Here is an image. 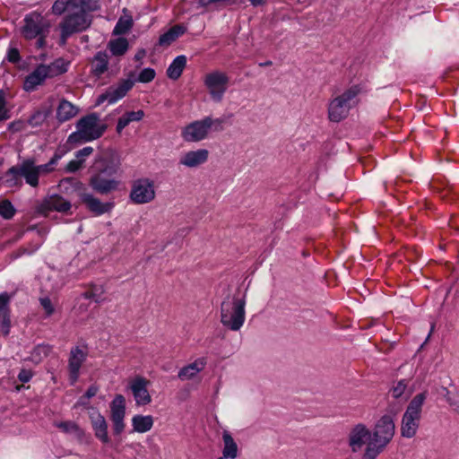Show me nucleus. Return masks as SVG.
I'll return each mask as SVG.
<instances>
[{
	"mask_svg": "<svg viewBox=\"0 0 459 459\" xmlns=\"http://www.w3.org/2000/svg\"><path fill=\"white\" fill-rule=\"evenodd\" d=\"M395 432V425L392 416H382L371 431L372 440L364 449L363 459H376L390 443Z\"/></svg>",
	"mask_w": 459,
	"mask_h": 459,
	"instance_id": "1",
	"label": "nucleus"
},
{
	"mask_svg": "<svg viewBox=\"0 0 459 459\" xmlns=\"http://www.w3.org/2000/svg\"><path fill=\"white\" fill-rule=\"evenodd\" d=\"M107 129V125L101 121L100 116L92 113L85 116L76 123V131L67 138V143L78 145L91 142L102 136Z\"/></svg>",
	"mask_w": 459,
	"mask_h": 459,
	"instance_id": "2",
	"label": "nucleus"
},
{
	"mask_svg": "<svg viewBox=\"0 0 459 459\" xmlns=\"http://www.w3.org/2000/svg\"><path fill=\"white\" fill-rule=\"evenodd\" d=\"M361 88L352 85L343 92L333 98L327 108L328 118L331 122L339 123L348 117L351 108L359 103Z\"/></svg>",
	"mask_w": 459,
	"mask_h": 459,
	"instance_id": "3",
	"label": "nucleus"
},
{
	"mask_svg": "<svg viewBox=\"0 0 459 459\" xmlns=\"http://www.w3.org/2000/svg\"><path fill=\"white\" fill-rule=\"evenodd\" d=\"M69 62L57 58L49 65L39 64L25 78L23 89L31 92L42 85L47 79L65 74L68 70Z\"/></svg>",
	"mask_w": 459,
	"mask_h": 459,
	"instance_id": "4",
	"label": "nucleus"
},
{
	"mask_svg": "<svg viewBox=\"0 0 459 459\" xmlns=\"http://www.w3.org/2000/svg\"><path fill=\"white\" fill-rule=\"evenodd\" d=\"M49 28V22L41 13L31 12L23 18L21 35L26 40L36 39V48H42L46 45Z\"/></svg>",
	"mask_w": 459,
	"mask_h": 459,
	"instance_id": "5",
	"label": "nucleus"
},
{
	"mask_svg": "<svg viewBox=\"0 0 459 459\" xmlns=\"http://www.w3.org/2000/svg\"><path fill=\"white\" fill-rule=\"evenodd\" d=\"M246 301L243 298L228 297L221 307V322L231 331H238L244 325Z\"/></svg>",
	"mask_w": 459,
	"mask_h": 459,
	"instance_id": "6",
	"label": "nucleus"
},
{
	"mask_svg": "<svg viewBox=\"0 0 459 459\" xmlns=\"http://www.w3.org/2000/svg\"><path fill=\"white\" fill-rule=\"evenodd\" d=\"M426 399L427 392H422L416 394L408 404L401 423V434L403 437L411 438L417 434Z\"/></svg>",
	"mask_w": 459,
	"mask_h": 459,
	"instance_id": "7",
	"label": "nucleus"
},
{
	"mask_svg": "<svg viewBox=\"0 0 459 459\" xmlns=\"http://www.w3.org/2000/svg\"><path fill=\"white\" fill-rule=\"evenodd\" d=\"M223 119L205 117L201 120H195L182 128L181 136L188 143H197L208 137L212 129L222 130Z\"/></svg>",
	"mask_w": 459,
	"mask_h": 459,
	"instance_id": "8",
	"label": "nucleus"
},
{
	"mask_svg": "<svg viewBox=\"0 0 459 459\" xmlns=\"http://www.w3.org/2000/svg\"><path fill=\"white\" fill-rule=\"evenodd\" d=\"M230 82L228 74L221 70H213L204 76L205 86L211 99L215 102H221L226 93Z\"/></svg>",
	"mask_w": 459,
	"mask_h": 459,
	"instance_id": "9",
	"label": "nucleus"
},
{
	"mask_svg": "<svg viewBox=\"0 0 459 459\" xmlns=\"http://www.w3.org/2000/svg\"><path fill=\"white\" fill-rule=\"evenodd\" d=\"M90 24L91 19L87 13L79 10L70 12L60 24L62 43L64 44L73 33L87 29Z\"/></svg>",
	"mask_w": 459,
	"mask_h": 459,
	"instance_id": "10",
	"label": "nucleus"
},
{
	"mask_svg": "<svg viewBox=\"0 0 459 459\" xmlns=\"http://www.w3.org/2000/svg\"><path fill=\"white\" fill-rule=\"evenodd\" d=\"M126 400L122 394H116L109 403V419L112 431L120 436L126 429Z\"/></svg>",
	"mask_w": 459,
	"mask_h": 459,
	"instance_id": "11",
	"label": "nucleus"
},
{
	"mask_svg": "<svg viewBox=\"0 0 459 459\" xmlns=\"http://www.w3.org/2000/svg\"><path fill=\"white\" fill-rule=\"evenodd\" d=\"M156 196L154 181L143 178L134 181L131 191L130 200L135 204H144L152 202Z\"/></svg>",
	"mask_w": 459,
	"mask_h": 459,
	"instance_id": "12",
	"label": "nucleus"
},
{
	"mask_svg": "<svg viewBox=\"0 0 459 459\" xmlns=\"http://www.w3.org/2000/svg\"><path fill=\"white\" fill-rule=\"evenodd\" d=\"M371 440V430L362 423L351 427L347 435V444L352 453L360 452Z\"/></svg>",
	"mask_w": 459,
	"mask_h": 459,
	"instance_id": "13",
	"label": "nucleus"
},
{
	"mask_svg": "<svg viewBox=\"0 0 459 459\" xmlns=\"http://www.w3.org/2000/svg\"><path fill=\"white\" fill-rule=\"evenodd\" d=\"M7 176H11V179H7L9 186H13V178L17 176L24 178L26 183L30 186L36 187L39 185V174L36 169V165L31 160H24L18 167H12L7 172Z\"/></svg>",
	"mask_w": 459,
	"mask_h": 459,
	"instance_id": "14",
	"label": "nucleus"
},
{
	"mask_svg": "<svg viewBox=\"0 0 459 459\" xmlns=\"http://www.w3.org/2000/svg\"><path fill=\"white\" fill-rule=\"evenodd\" d=\"M133 86L134 82L132 80H122L108 87L104 93L100 94L97 99V104L100 105L104 102H108L109 105L114 104L123 99Z\"/></svg>",
	"mask_w": 459,
	"mask_h": 459,
	"instance_id": "15",
	"label": "nucleus"
},
{
	"mask_svg": "<svg viewBox=\"0 0 459 459\" xmlns=\"http://www.w3.org/2000/svg\"><path fill=\"white\" fill-rule=\"evenodd\" d=\"M87 411L95 437L102 444L109 443L108 424L104 415L94 407H88Z\"/></svg>",
	"mask_w": 459,
	"mask_h": 459,
	"instance_id": "16",
	"label": "nucleus"
},
{
	"mask_svg": "<svg viewBox=\"0 0 459 459\" xmlns=\"http://www.w3.org/2000/svg\"><path fill=\"white\" fill-rule=\"evenodd\" d=\"M149 385L150 382L143 377H136L130 382L129 388L137 406H144L151 403L152 396L148 391Z\"/></svg>",
	"mask_w": 459,
	"mask_h": 459,
	"instance_id": "17",
	"label": "nucleus"
},
{
	"mask_svg": "<svg viewBox=\"0 0 459 459\" xmlns=\"http://www.w3.org/2000/svg\"><path fill=\"white\" fill-rule=\"evenodd\" d=\"M90 186L97 193L107 195L118 188L119 181L100 170L91 177Z\"/></svg>",
	"mask_w": 459,
	"mask_h": 459,
	"instance_id": "18",
	"label": "nucleus"
},
{
	"mask_svg": "<svg viewBox=\"0 0 459 459\" xmlns=\"http://www.w3.org/2000/svg\"><path fill=\"white\" fill-rule=\"evenodd\" d=\"M80 199L87 209L95 216L110 212L114 207L111 202L103 203L99 198L95 197L92 194L88 192L80 193Z\"/></svg>",
	"mask_w": 459,
	"mask_h": 459,
	"instance_id": "19",
	"label": "nucleus"
},
{
	"mask_svg": "<svg viewBox=\"0 0 459 459\" xmlns=\"http://www.w3.org/2000/svg\"><path fill=\"white\" fill-rule=\"evenodd\" d=\"M87 350L85 347L75 346L71 349L69 357L70 378L73 383L77 381L80 368L86 359Z\"/></svg>",
	"mask_w": 459,
	"mask_h": 459,
	"instance_id": "20",
	"label": "nucleus"
},
{
	"mask_svg": "<svg viewBox=\"0 0 459 459\" xmlns=\"http://www.w3.org/2000/svg\"><path fill=\"white\" fill-rule=\"evenodd\" d=\"M209 157V152L206 149H197L184 152L179 158V164L189 168H197L204 164Z\"/></svg>",
	"mask_w": 459,
	"mask_h": 459,
	"instance_id": "21",
	"label": "nucleus"
},
{
	"mask_svg": "<svg viewBox=\"0 0 459 459\" xmlns=\"http://www.w3.org/2000/svg\"><path fill=\"white\" fill-rule=\"evenodd\" d=\"M206 365L207 359L204 357L198 358L180 368L178 377L182 381L193 380L205 368Z\"/></svg>",
	"mask_w": 459,
	"mask_h": 459,
	"instance_id": "22",
	"label": "nucleus"
},
{
	"mask_svg": "<svg viewBox=\"0 0 459 459\" xmlns=\"http://www.w3.org/2000/svg\"><path fill=\"white\" fill-rule=\"evenodd\" d=\"M71 203L63 196L53 195L47 197L40 205V210L44 212L56 211L58 212H66L71 209Z\"/></svg>",
	"mask_w": 459,
	"mask_h": 459,
	"instance_id": "23",
	"label": "nucleus"
},
{
	"mask_svg": "<svg viewBox=\"0 0 459 459\" xmlns=\"http://www.w3.org/2000/svg\"><path fill=\"white\" fill-rule=\"evenodd\" d=\"M133 432L145 433L153 427V417L152 415L136 414L132 420Z\"/></svg>",
	"mask_w": 459,
	"mask_h": 459,
	"instance_id": "24",
	"label": "nucleus"
},
{
	"mask_svg": "<svg viewBox=\"0 0 459 459\" xmlns=\"http://www.w3.org/2000/svg\"><path fill=\"white\" fill-rule=\"evenodd\" d=\"M79 109L66 100H62L56 109V118L60 122H65L75 117Z\"/></svg>",
	"mask_w": 459,
	"mask_h": 459,
	"instance_id": "25",
	"label": "nucleus"
},
{
	"mask_svg": "<svg viewBox=\"0 0 459 459\" xmlns=\"http://www.w3.org/2000/svg\"><path fill=\"white\" fill-rule=\"evenodd\" d=\"M223 449L222 457L225 459H235L238 456V446L228 431L222 433Z\"/></svg>",
	"mask_w": 459,
	"mask_h": 459,
	"instance_id": "26",
	"label": "nucleus"
},
{
	"mask_svg": "<svg viewBox=\"0 0 459 459\" xmlns=\"http://www.w3.org/2000/svg\"><path fill=\"white\" fill-rule=\"evenodd\" d=\"M186 32V28L182 25H175L171 27L168 31L160 35L159 39V44L160 46H169L178 37Z\"/></svg>",
	"mask_w": 459,
	"mask_h": 459,
	"instance_id": "27",
	"label": "nucleus"
},
{
	"mask_svg": "<svg viewBox=\"0 0 459 459\" xmlns=\"http://www.w3.org/2000/svg\"><path fill=\"white\" fill-rule=\"evenodd\" d=\"M186 65V56H178L167 69V75L172 80H177L180 77L184 68Z\"/></svg>",
	"mask_w": 459,
	"mask_h": 459,
	"instance_id": "28",
	"label": "nucleus"
},
{
	"mask_svg": "<svg viewBox=\"0 0 459 459\" xmlns=\"http://www.w3.org/2000/svg\"><path fill=\"white\" fill-rule=\"evenodd\" d=\"M108 65V56L105 52H98L91 62V71L96 76L103 74Z\"/></svg>",
	"mask_w": 459,
	"mask_h": 459,
	"instance_id": "29",
	"label": "nucleus"
},
{
	"mask_svg": "<svg viewBox=\"0 0 459 459\" xmlns=\"http://www.w3.org/2000/svg\"><path fill=\"white\" fill-rule=\"evenodd\" d=\"M108 48L114 56H122L128 49V41L125 38H118L110 40L108 43Z\"/></svg>",
	"mask_w": 459,
	"mask_h": 459,
	"instance_id": "30",
	"label": "nucleus"
},
{
	"mask_svg": "<svg viewBox=\"0 0 459 459\" xmlns=\"http://www.w3.org/2000/svg\"><path fill=\"white\" fill-rule=\"evenodd\" d=\"M71 4L74 6V11L79 10L82 13L93 11L98 6V0H71Z\"/></svg>",
	"mask_w": 459,
	"mask_h": 459,
	"instance_id": "31",
	"label": "nucleus"
},
{
	"mask_svg": "<svg viewBox=\"0 0 459 459\" xmlns=\"http://www.w3.org/2000/svg\"><path fill=\"white\" fill-rule=\"evenodd\" d=\"M51 351V347L47 344L36 346L30 353V359L34 363H39Z\"/></svg>",
	"mask_w": 459,
	"mask_h": 459,
	"instance_id": "32",
	"label": "nucleus"
},
{
	"mask_svg": "<svg viewBox=\"0 0 459 459\" xmlns=\"http://www.w3.org/2000/svg\"><path fill=\"white\" fill-rule=\"evenodd\" d=\"M133 26V19L129 15H125L119 18L117 21L113 33L116 35H122L126 33Z\"/></svg>",
	"mask_w": 459,
	"mask_h": 459,
	"instance_id": "33",
	"label": "nucleus"
},
{
	"mask_svg": "<svg viewBox=\"0 0 459 459\" xmlns=\"http://www.w3.org/2000/svg\"><path fill=\"white\" fill-rule=\"evenodd\" d=\"M61 157V154L56 153L47 164L36 165V169L39 176L46 175L53 171Z\"/></svg>",
	"mask_w": 459,
	"mask_h": 459,
	"instance_id": "34",
	"label": "nucleus"
},
{
	"mask_svg": "<svg viewBox=\"0 0 459 459\" xmlns=\"http://www.w3.org/2000/svg\"><path fill=\"white\" fill-rule=\"evenodd\" d=\"M65 11H67L68 13L74 11V6L71 4V0H56L52 6L53 13L61 14Z\"/></svg>",
	"mask_w": 459,
	"mask_h": 459,
	"instance_id": "35",
	"label": "nucleus"
},
{
	"mask_svg": "<svg viewBox=\"0 0 459 459\" xmlns=\"http://www.w3.org/2000/svg\"><path fill=\"white\" fill-rule=\"evenodd\" d=\"M120 169V160L117 158L111 159L110 160L107 161L103 167V169H100L101 172L108 175V177L114 176L118 173Z\"/></svg>",
	"mask_w": 459,
	"mask_h": 459,
	"instance_id": "36",
	"label": "nucleus"
},
{
	"mask_svg": "<svg viewBox=\"0 0 459 459\" xmlns=\"http://www.w3.org/2000/svg\"><path fill=\"white\" fill-rule=\"evenodd\" d=\"M104 293H105V290H104L103 286L95 285V286H92L89 291L85 292V297L87 299H93L95 302H100V301L104 300Z\"/></svg>",
	"mask_w": 459,
	"mask_h": 459,
	"instance_id": "37",
	"label": "nucleus"
},
{
	"mask_svg": "<svg viewBox=\"0 0 459 459\" xmlns=\"http://www.w3.org/2000/svg\"><path fill=\"white\" fill-rule=\"evenodd\" d=\"M14 212L15 210L9 201L4 200L0 203V216L4 219H11L14 215Z\"/></svg>",
	"mask_w": 459,
	"mask_h": 459,
	"instance_id": "38",
	"label": "nucleus"
},
{
	"mask_svg": "<svg viewBox=\"0 0 459 459\" xmlns=\"http://www.w3.org/2000/svg\"><path fill=\"white\" fill-rule=\"evenodd\" d=\"M407 382L405 380L398 381L390 390V394L394 398H400L405 393Z\"/></svg>",
	"mask_w": 459,
	"mask_h": 459,
	"instance_id": "39",
	"label": "nucleus"
},
{
	"mask_svg": "<svg viewBox=\"0 0 459 459\" xmlns=\"http://www.w3.org/2000/svg\"><path fill=\"white\" fill-rule=\"evenodd\" d=\"M57 426L60 429H62L64 432H66V433L77 434V435L82 433V430L79 428V426L73 421L61 422Z\"/></svg>",
	"mask_w": 459,
	"mask_h": 459,
	"instance_id": "40",
	"label": "nucleus"
},
{
	"mask_svg": "<svg viewBox=\"0 0 459 459\" xmlns=\"http://www.w3.org/2000/svg\"><path fill=\"white\" fill-rule=\"evenodd\" d=\"M98 391L99 388L96 385L90 386L87 389L85 394L79 399L78 403L82 406H84L87 409L89 406L86 400L95 396Z\"/></svg>",
	"mask_w": 459,
	"mask_h": 459,
	"instance_id": "41",
	"label": "nucleus"
},
{
	"mask_svg": "<svg viewBox=\"0 0 459 459\" xmlns=\"http://www.w3.org/2000/svg\"><path fill=\"white\" fill-rule=\"evenodd\" d=\"M155 74L156 73L152 68H144L140 72L138 81L143 83L150 82L154 79Z\"/></svg>",
	"mask_w": 459,
	"mask_h": 459,
	"instance_id": "42",
	"label": "nucleus"
},
{
	"mask_svg": "<svg viewBox=\"0 0 459 459\" xmlns=\"http://www.w3.org/2000/svg\"><path fill=\"white\" fill-rule=\"evenodd\" d=\"M9 117V109L6 108L4 92L0 91V121L6 120Z\"/></svg>",
	"mask_w": 459,
	"mask_h": 459,
	"instance_id": "43",
	"label": "nucleus"
},
{
	"mask_svg": "<svg viewBox=\"0 0 459 459\" xmlns=\"http://www.w3.org/2000/svg\"><path fill=\"white\" fill-rule=\"evenodd\" d=\"M9 301L10 296L6 292L0 294V316H4L5 314L9 313Z\"/></svg>",
	"mask_w": 459,
	"mask_h": 459,
	"instance_id": "44",
	"label": "nucleus"
},
{
	"mask_svg": "<svg viewBox=\"0 0 459 459\" xmlns=\"http://www.w3.org/2000/svg\"><path fill=\"white\" fill-rule=\"evenodd\" d=\"M47 117V114L43 111L35 112L30 118L29 123L32 126H37L42 124Z\"/></svg>",
	"mask_w": 459,
	"mask_h": 459,
	"instance_id": "45",
	"label": "nucleus"
},
{
	"mask_svg": "<svg viewBox=\"0 0 459 459\" xmlns=\"http://www.w3.org/2000/svg\"><path fill=\"white\" fill-rule=\"evenodd\" d=\"M40 305L42 306L46 315L48 316H51L55 312V307L52 304L51 300L48 297L41 298L39 299Z\"/></svg>",
	"mask_w": 459,
	"mask_h": 459,
	"instance_id": "46",
	"label": "nucleus"
},
{
	"mask_svg": "<svg viewBox=\"0 0 459 459\" xmlns=\"http://www.w3.org/2000/svg\"><path fill=\"white\" fill-rule=\"evenodd\" d=\"M202 6L226 5L232 3V0H197Z\"/></svg>",
	"mask_w": 459,
	"mask_h": 459,
	"instance_id": "47",
	"label": "nucleus"
},
{
	"mask_svg": "<svg viewBox=\"0 0 459 459\" xmlns=\"http://www.w3.org/2000/svg\"><path fill=\"white\" fill-rule=\"evenodd\" d=\"M1 332L4 335L9 334L10 332V318L9 313L5 314L4 316H0Z\"/></svg>",
	"mask_w": 459,
	"mask_h": 459,
	"instance_id": "48",
	"label": "nucleus"
},
{
	"mask_svg": "<svg viewBox=\"0 0 459 459\" xmlns=\"http://www.w3.org/2000/svg\"><path fill=\"white\" fill-rule=\"evenodd\" d=\"M125 115L128 118V121L131 123L142 120L144 117V112L143 110H137L126 112Z\"/></svg>",
	"mask_w": 459,
	"mask_h": 459,
	"instance_id": "49",
	"label": "nucleus"
},
{
	"mask_svg": "<svg viewBox=\"0 0 459 459\" xmlns=\"http://www.w3.org/2000/svg\"><path fill=\"white\" fill-rule=\"evenodd\" d=\"M82 163H83L82 159L80 160V159L76 158L75 160L69 161V163L66 166V170L68 172H74L82 167Z\"/></svg>",
	"mask_w": 459,
	"mask_h": 459,
	"instance_id": "50",
	"label": "nucleus"
},
{
	"mask_svg": "<svg viewBox=\"0 0 459 459\" xmlns=\"http://www.w3.org/2000/svg\"><path fill=\"white\" fill-rule=\"evenodd\" d=\"M92 152H93V148L87 146V147H84V148L81 149L80 151H78L75 154V157L77 159H80V160L82 159L84 160L85 158L90 156Z\"/></svg>",
	"mask_w": 459,
	"mask_h": 459,
	"instance_id": "51",
	"label": "nucleus"
},
{
	"mask_svg": "<svg viewBox=\"0 0 459 459\" xmlns=\"http://www.w3.org/2000/svg\"><path fill=\"white\" fill-rule=\"evenodd\" d=\"M7 59L12 63H16L20 60V53L16 48H10L7 53Z\"/></svg>",
	"mask_w": 459,
	"mask_h": 459,
	"instance_id": "52",
	"label": "nucleus"
},
{
	"mask_svg": "<svg viewBox=\"0 0 459 459\" xmlns=\"http://www.w3.org/2000/svg\"><path fill=\"white\" fill-rule=\"evenodd\" d=\"M130 124V122L128 121V118L126 117V116L124 114L122 117H120L118 118V121H117V133H121L122 130L127 126L128 125Z\"/></svg>",
	"mask_w": 459,
	"mask_h": 459,
	"instance_id": "53",
	"label": "nucleus"
},
{
	"mask_svg": "<svg viewBox=\"0 0 459 459\" xmlns=\"http://www.w3.org/2000/svg\"><path fill=\"white\" fill-rule=\"evenodd\" d=\"M31 377H32L31 371L27 370V369L21 370V372L18 375V378L20 379V381H22L23 383L29 382L31 379Z\"/></svg>",
	"mask_w": 459,
	"mask_h": 459,
	"instance_id": "54",
	"label": "nucleus"
},
{
	"mask_svg": "<svg viewBox=\"0 0 459 459\" xmlns=\"http://www.w3.org/2000/svg\"><path fill=\"white\" fill-rule=\"evenodd\" d=\"M249 1L254 6L261 5L265 2V0H249Z\"/></svg>",
	"mask_w": 459,
	"mask_h": 459,
	"instance_id": "55",
	"label": "nucleus"
},
{
	"mask_svg": "<svg viewBox=\"0 0 459 459\" xmlns=\"http://www.w3.org/2000/svg\"><path fill=\"white\" fill-rule=\"evenodd\" d=\"M130 447H135V446H141V444L139 443H134V444H130L128 445Z\"/></svg>",
	"mask_w": 459,
	"mask_h": 459,
	"instance_id": "56",
	"label": "nucleus"
},
{
	"mask_svg": "<svg viewBox=\"0 0 459 459\" xmlns=\"http://www.w3.org/2000/svg\"><path fill=\"white\" fill-rule=\"evenodd\" d=\"M44 56H45L44 55H41V56H40V59H42V60H43V59H44Z\"/></svg>",
	"mask_w": 459,
	"mask_h": 459,
	"instance_id": "57",
	"label": "nucleus"
},
{
	"mask_svg": "<svg viewBox=\"0 0 459 459\" xmlns=\"http://www.w3.org/2000/svg\"><path fill=\"white\" fill-rule=\"evenodd\" d=\"M219 459H225V458H221H221H219Z\"/></svg>",
	"mask_w": 459,
	"mask_h": 459,
	"instance_id": "58",
	"label": "nucleus"
}]
</instances>
